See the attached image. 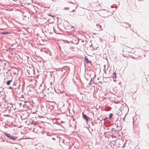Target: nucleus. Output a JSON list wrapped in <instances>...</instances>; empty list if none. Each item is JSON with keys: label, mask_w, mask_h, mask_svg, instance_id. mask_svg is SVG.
<instances>
[{"label": "nucleus", "mask_w": 149, "mask_h": 149, "mask_svg": "<svg viewBox=\"0 0 149 149\" xmlns=\"http://www.w3.org/2000/svg\"><path fill=\"white\" fill-rule=\"evenodd\" d=\"M3 134L4 135L6 136L8 138H9L12 140H15L17 138L16 136L12 135L11 134H10L7 133L5 132H3Z\"/></svg>", "instance_id": "obj_1"}, {"label": "nucleus", "mask_w": 149, "mask_h": 149, "mask_svg": "<svg viewBox=\"0 0 149 149\" xmlns=\"http://www.w3.org/2000/svg\"><path fill=\"white\" fill-rule=\"evenodd\" d=\"M82 115H83V118L85 120L86 122L87 123H88V119L87 117V116L86 115V114H84L83 112L82 113Z\"/></svg>", "instance_id": "obj_2"}, {"label": "nucleus", "mask_w": 149, "mask_h": 149, "mask_svg": "<svg viewBox=\"0 0 149 149\" xmlns=\"http://www.w3.org/2000/svg\"><path fill=\"white\" fill-rule=\"evenodd\" d=\"M111 77L113 78H116L117 77L115 72H113L111 75Z\"/></svg>", "instance_id": "obj_3"}, {"label": "nucleus", "mask_w": 149, "mask_h": 149, "mask_svg": "<svg viewBox=\"0 0 149 149\" xmlns=\"http://www.w3.org/2000/svg\"><path fill=\"white\" fill-rule=\"evenodd\" d=\"M25 102L24 101H22L21 103H19V104L20 105V107H23L25 104Z\"/></svg>", "instance_id": "obj_4"}, {"label": "nucleus", "mask_w": 149, "mask_h": 149, "mask_svg": "<svg viewBox=\"0 0 149 149\" xmlns=\"http://www.w3.org/2000/svg\"><path fill=\"white\" fill-rule=\"evenodd\" d=\"M12 80L11 79L10 80L6 82V84L7 85H10V83L12 82Z\"/></svg>", "instance_id": "obj_5"}, {"label": "nucleus", "mask_w": 149, "mask_h": 149, "mask_svg": "<svg viewBox=\"0 0 149 149\" xmlns=\"http://www.w3.org/2000/svg\"><path fill=\"white\" fill-rule=\"evenodd\" d=\"M125 24H126V25H123V26L127 28V27H129L130 26V24H127V22H126Z\"/></svg>", "instance_id": "obj_6"}, {"label": "nucleus", "mask_w": 149, "mask_h": 149, "mask_svg": "<svg viewBox=\"0 0 149 149\" xmlns=\"http://www.w3.org/2000/svg\"><path fill=\"white\" fill-rule=\"evenodd\" d=\"M84 59L86 62V63H88L89 62V61L88 58L86 57V56H85Z\"/></svg>", "instance_id": "obj_7"}, {"label": "nucleus", "mask_w": 149, "mask_h": 149, "mask_svg": "<svg viewBox=\"0 0 149 149\" xmlns=\"http://www.w3.org/2000/svg\"><path fill=\"white\" fill-rule=\"evenodd\" d=\"M13 85L14 86H20V85H18V84L17 83H16L15 82H14L13 83Z\"/></svg>", "instance_id": "obj_8"}, {"label": "nucleus", "mask_w": 149, "mask_h": 149, "mask_svg": "<svg viewBox=\"0 0 149 149\" xmlns=\"http://www.w3.org/2000/svg\"><path fill=\"white\" fill-rule=\"evenodd\" d=\"M113 114L112 113H110V115L109 116V118L110 119L111 118V117H112V116H113Z\"/></svg>", "instance_id": "obj_9"}, {"label": "nucleus", "mask_w": 149, "mask_h": 149, "mask_svg": "<svg viewBox=\"0 0 149 149\" xmlns=\"http://www.w3.org/2000/svg\"><path fill=\"white\" fill-rule=\"evenodd\" d=\"M2 33L4 34H8V33L7 32H5Z\"/></svg>", "instance_id": "obj_10"}, {"label": "nucleus", "mask_w": 149, "mask_h": 149, "mask_svg": "<svg viewBox=\"0 0 149 149\" xmlns=\"http://www.w3.org/2000/svg\"><path fill=\"white\" fill-rule=\"evenodd\" d=\"M47 15L49 16H50L52 17H54V16L53 15H51L50 14H47Z\"/></svg>", "instance_id": "obj_11"}, {"label": "nucleus", "mask_w": 149, "mask_h": 149, "mask_svg": "<svg viewBox=\"0 0 149 149\" xmlns=\"http://www.w3.org/2000/svg\"><path fill=\"white\" fill-rule=\"evenodd\" d=\"M99 120L100 121V122H101L102 120V118H99Z\"/></svg>", "instance_id": "obj_12"}, {"label": "nucleus", "mask_w": 149, "mask_h": 149, "mask_svg": "<svg viewBox=\"0 0 149 149\" xmlns=\"http://www.w3.org/2000/svg\"><path fill=\"white\" fill-rule=\"evenodd\" d=\"M113 130H114V131H115V129H114V128H112V131H113Z\"/></svg>", "instance_id": "obj_13"}, {"label": "nucleus", "mask_w": 149, "mask_h": 149, "mask_svg": "<svg viewBox=\"0 0 149 149\" xmlns=\"http://www.w3.org/2000/svg\"><path fill=\"white\" fill-rule=\"evenodd\" d=\"M52 139H53V140H55V139L54 138H52Z\"/></svg>", "instance_id": "obj_14"}, {"label": "nucleus", "mask_w": 149, "mask_h": 149, "mask_svg": "<svg viewBox=\"0 0 149 149\" xmlns=\"http://www.w3.org/2000/svg\"><path fill=\"white\" fill-rule=\"evenodd\" d=\"M106 119H107V118H105L104 119H103V120H104H104H105Z\"/></svg>", "instance_id": "obj_15"}, {"label": "nucleus", "mask_w": 149, "mask_h": 149, "mask_svg": "<svg viewBox=\"0 0 149 149\" xmlns=\"http://www.w3.org/2000/svg\"><path fill=\"white\" fill-rule=\"evenodd\" d=\"M9 88L10 89H12V87H9Z\"/></svg>", "instance_id": "obj_16"}, {"label": "nucleus", "mask_w": 149, "mask_h": 149, "mask_svg": "<svg viewBox=\"0 0 149 149\" xmlns=\"http://www.w3.org/2000/svg\"><path fill=\"white\" fill-rule=\"evenodd\" d=\"M78 42H79V41H78V42H77V43H75V44H77V43H78Z\"/></svg>", "instance_id": "obj_17"}, {"label": "nucleus", "mask_w": 149, "mask_h": 149, "mask_svg": "<svg viewBox=\"0 0 149 149\" xmlns=\"http://www.w3.org/2000/svg\"><path fill=\"white\" fill-rule=\"evenodd\" d=\"M13 0L14 1H17L18 0Z\"/></svg>", "instance_id": "obj_18"}, {"label": "nucleus", "mask_w": 149, "mask_h": 149, "mask_svg": "<svg viewBox=\"0 0 149 149\" xmlns=\"http://www.w3.org/2000/svg\"><path fill=\"white\" fill-rule=\"evenodd\" d=\"M113 81H116V80H115L114 79H113Z\"/></svg>", "instance_id": "obj_19"}, {"label": "nucleus", "mask_w": 149, "mask_h": 149, "mask_svg": "<svg viewBox=\"0 0 149 149\" xmlns=\"http://www.w3.org/2000/svg\"><path fill=\"white\" fill-rule=\"evenodd\" d=\"M71 49H74V48L72 47H71L70 48Z\"/></svg>", "instance_id": "obj_20"}, {"label": "nucleus", "mask_w": 149, "mask_h": 149, "mask_svg": "<svg viewBox=\"0 0 149 149\" xmlns=\"http://www.w3.org/2000/svg\"><path fill=\"white\" fill-rule=\"evenodd\" d=\"M100 40L102 41V40L101 38H100Z\"/></svg>", "instance_id": "obj_21"}, {"label": "nucleus", "mask_w": 149, "mask_h": 149, "mask_svg": "<svg viewBox=\"0 0 149 149\" xmlns=\"http://www.w3.org/2000/svg\"><path fill=\"white\" fill-rule=\"evenodd\" d=\"M28 72V73L29 74H30V73H29V72Z\"/></svg>", "instance_id": "obj_22"}, {"label": "nucleus", "mask_w": 149, "mask_h": 149, "mask_svg": "<svg viewBox=\"0 0 149 149\" xmlns=\"http://www.w3.org/2000/svg\"><path fill=\"white\" fill-rule=\"evenodd\" d=\"M60 91V93H61V91Z\"/></svg>", "instance_id": "obj_23"}, {"label": "nucleus", "mask_w": 149, "mask_h": 149, "mask_svg": "<svg viewBox=\"0 0 149 149\" xmlns=\"http://www.w3.org/2000/svg\"><path fill=\"white\" fill-rule=\"evenodd\" d=\"M53 29L54 30V27H53Z\"/></svg>", "instance_id": "obj_24"}, {"label": "nucleus", "mask_w": 149, "mask_h": 149, "mask_svg": "<svg viewBox=\"0 0 149 149\" xmlns=\"http://www.w3.org/2000/svg\"><path fill=\"white\" fill-rule=\"evenodd\" d=\"M74 10H72V12H74Z\"/></svg>", "instance_id": "obj_25"}, {"label": "nucleus", "mask_w": 149, "mask_h": 149, "mask_svg": "<svg viewBox=\"0 0 149 149\" xmlns=\"http://www.w3.org/2000/svg\"><path fill=\"white\" fill-rule=\"evenodd\" d=\"M58 93H59V91H58Z\"/></svg>", "instance_id": "obj_26"}, {"label": "nucleus", "mask_w": 149, "mask_h": 149, "mask_svg": "<svg viewBox=\"0 0 149 149\" xmlns=\"http://www.w3.org/2000/svg\"><path fill=\"white\" fill-rule=\"evenodd\" d=\"M58 93H59V91H58Z\"/></svg>", "instance_id": "obj_27"}, {"label": "nucleus", "mask_w": 149, "mask_h": 149, "mask_svg": "<svg viewBox=\"0 0 149 149\" xmlns=\"http://www.w3.org/2000/svg\"><path fill=\"white\" fill-rule=\"evenodd\" d=\"M19 102H18V103H19ZM20 103H21V102H19Z\"/></svg>", "instance_id": "obj_28"}]
</instances>
